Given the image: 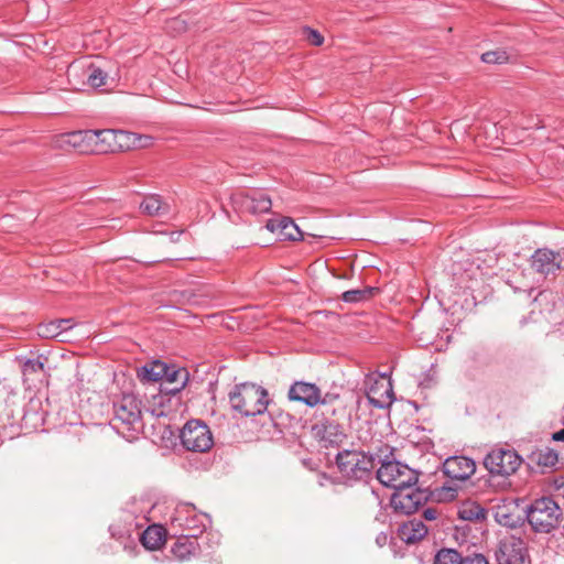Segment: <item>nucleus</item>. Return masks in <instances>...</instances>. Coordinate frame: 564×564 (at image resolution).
I'll return each instance as SVG.
<instances>
[{
    "mask_svg": "<svg viewBox=\"0 0 564 564\" xmlns=\"http://www.w3.org/2000/svg\"><path fill=\"white\" fill-rule=\"evenodd\" d=\"M107 73L93 63H87V87L99 88L106 84Z\"/></svg>",
    "mask_w": 564,
    "mask_h": 564,
    "instance_id": "30",
    "label": "nucleus"
},
{
    "mask_svg": "<svg viewBox=\"0 0 564 564\" xmlns=\"http://www.w3.org/2000/svg\"><path fill=\"white\" fill-rule=\"evenodd\" d=\"M231 409L245 416H256L268 410L270 401L264 388L254 383H240L229 393Z\"/></svg>",
    "mask_w": 564,
    "mask_h": 564,
    "instance_id": "1",
    "label": "nucleus"
},
{
    "mask_svg": "<svg viewBox=\"0 0 564 564\" xmlns=\"http://www.w3.org/2000/svg\"><path fill=\"white\" fill-rule=\"evenodd\" d=\"M165 30L173 34H180L187 30V22L182 17H176L166 22Z\"/></svg>",
    "mask_w": 564,
    "mask_h": 564,
    "instance_id": "35",
    "label": "nucleus"
},
{
    "mask_svg": "<svg viewBox=\"0 0 564 564\" xmlns=\"http://www.w3.org/2000/svg\"><path fill=\"white\" fill-rule=\"evenodd\" d=\"M323 415L324 416H333V417H343L345 416L346 414V406H345V403L344 401L343 402H339L335 405H332V406H328V408H324L323 410Z\"/></svg>",
    "mask_w": 564,
    "mask_h": 564,
    "instance_id": "37",
    "label": "nucleus"
},
{
    "mask_svg": "<svg viewBox=\"0 0 564 564\" xmlns=\"http://www.w3.org/2000/svg\"><path fill=\"white\" fill-rule=\"evenodd\" d=\"M509 55L503 50L489 51L481 55V61L487 64H505Z\"/></svg>",
    "mask_w": 564,
    "mask_h": 564,
    "instance_id": "33",
    "label": "nucleus"
},
{
    "mask_svg": "<svg viewBox=\"0 0 564 564\" xmlns=\"http://www.w3.org/2000/svg\"><path fill=\"white\" fill-rule=\"evenodd\" d=\"M207 522V514L198 513L191 503H178L171 517L172 529L186 538H197L206 529Z\"/></svg>",
    "mask_w": 564,
    "mask_h": 564,
    "instance_id": "3",
    "label": "nucleus"
},
{
    "mask_svg": "<svg viewBox=\"0 0 564 564\" xmlns=\"http://www.w3.org/2000/svg\"><path fill=\"white\" fill-rule=\"evenodd\" d=\"M476 471L475 462L466 456H451L443 463V473L453 480H466Z\"/></svg>",
    "mask_w": 564,
    "mask_h": 564,
    "instance_id": "14",
    "label": "nucleus"
},
{
    "mask_svg": "<svg viewBox=\"0 0 564 564\" xmlns=\"http://www.w3.org/2000/svg\"><path fill=\"white\" fill-rule=\"evenodd\" d=\"M562 256L549 248H539L530 257V265L535 273L543 276L555 274L561 269Z\"/></svg>",
    "mask_w": 564,
    "mask_h": 564,
    "instance_id": "13",
    "label": "nucleus"
},
{
    "mask_svg": "<svg viewBox=\"0 0 564 564\" xmlns=\"http://www.w3.org/2000/svg\"><path fill=\"white\" fill-rule=\"evenodd\" d=\"M557 454L553 451H547L545 453H541L538 458L539 465L551 467L557 463Z\"/></svg>",
    "mask_w": 564,
    "mask_h": 564,
    "instance_id": "38",
    "label": "nucleus"
},
{
    "mask_svg": "<svg viewBox=\"0 0 564 564\" xmlns=\"http://www.w3.org/2000/svg\"><path fill=\"white\" fill-rule=\"evenodd\" d=\"M70 89L82 91L87 88V62L72 63L66 72Z\"/></svg>",
    "mask_w": 564,
    "mask_h": 564,
    "instance_id": "23",
    "label": "nucleus"
},
{
    "mask_svg": "<svg viewBox=\"0 0 564 564\" xmlns=\"http://www.w3.org/2000/svg\"><path fill=\"white\" fill-rule=\"evenodd\" d=\"M290 401L304 403L308 408H315L321 402L319 388L315 383L296 381L288 392Z\"/></svg>",
    "mask_w": 564,
    "mask_h": 564,
    "instance_id": "16",
    "label": "nucleus"
},
{
    "mask_svg": "<svg viewBox=\"0 0 564 564\" xmlns=\"http://www.w3.org/2000/svg\"><path fill=\"white\" fill-rule=\"evenodd\" d=\"M182 445L192 452L205 453L214 445L213 434L203 421L191 420L181 431Z\"/></svg>",
    "mask_w": 564,
    "mask_h": 564,
    "instance_id": "10",
    "label": "nucleus"
},
{
    "mask_svg": "<svg viewBox=\"0 0 564 564\" xmlns=\"http://www.w3.org/2000/svg\"><path fill=\"white\" fill-rule=\"evenodd\" d=\"M152 140L150 135L117 130V152L148 148L152 144Z\"/></svg>",
    "mask_w": 564,
    "mask_h": 564,
    "instance_id": "20",
    "label": "nucleus"
},
{
    "mask_svg": "<svg viewBox=\"0 0 564 564\" xmlns=\"http://www.w3.org/2000/svg\"><path fill=\"white\" fill-rule=\"evenodd\" d=\"M437 516L438 511L435 508H426L422 513L423 519L426 521H434L437 519Z\"/></svg>",
    "mask_w": 564,
    "mask_h": 564,
    "instance_id": "43",
    "label": "nucleus"
},
{
    "mask_svg": "<svg viewBox=\"0 0 564 564\" xmlns=\"http://www.w3.org/2000/svg\"><path fill=\"white\" fill-rule=\"evenodd\" d=\"M188 380V371L185 368H176L175 366H169V371L163 378V382L174 384L169 389L171 392L181 391Z\"/></svg>",
    "mask_w": 564,
    "mask_h": 564,
    "instance_id": "28",
    "label": "nucleus"
},
{
    "mask_svg": "<svg viewBox=\"0 0 564 564\" xmlns=\"http://www.w3.org/2000/svg\"><path fill=\"white\" fill-rule=\"evenodd\" d=\"M314 435L324 443L325 447L338 446L346 438L344 427L335 421L325 420L313 426Z\"/></svg>",
    "mask_w": 564,
    "mask_h": 564,
    "instance_id": "17",
    "label": "nucleus"
},
{
    "mask_svg": "<svg viewBox=\"0 0 564 564\" xmlns=\"http://www.w3.org/2000/svg\"><path fill=\"white\" fill-rule=\"evenodd\" d=\"M524 129H541L544 128L542 120L539 117L530 116L527 122L521 123Z\"/></svg>",
    "mask_w": 564,
    "mask_h": 564,
    "instance_id": "42",
    "label": "nucleus"
},
{
    "mask_svg": "<svg viewBox=\"0 0 564 564\" xmlns=\"http://www.w3.org/2000/svg\"><path fill=\"white\" fill-rule=\"evenodd\" d=\"M430 528L422 519H410L398 528V536L405 543L412 544L422 540L429 532Z\"/></svg>",
    "mask_w": 564,
    "mask_h": 564,
    "instance_id": "18",
    "label": "nucleus"
},
{
    "mask_svg": "<svg viewBox=\"0 0 564 564\" xmlns=\"http://www.w3.org/2000/svg\"><path fill=\"white\" fill-rule=\"evenodd\" d=\"M462 564H489L482 554H473L462 558Z\"/></svg>",
    "mask_w": 564,
    "mask_h": 564,
    "instance_id": "41",
    "label": "nucleus"
},
{
    "mask_svg": "<svg viewBox=\"0 0 564 564\" xmlns=\"http://www.w3.org/2000/svg\"><path fill=\"white\" fill-rule=\"evenodd\" d=\"M75 323L72 318H61L40 324L37 326V335L42 338H57L65 341L64 334L74 327Z\"/></svg>",
    "mask_w": 564,
    "mask_h": 564,
    "instance_id": "21",
    "label": "nucleus"
},
{
    "mask_svg": "<svg viewBox=\"0 0 564 564\" xmlns=\"http://www.w3.org/2000/svg\"><path fill=\"white\" fill-rule=\"evenodd\" d=\"M327 481H329V478L325 474L318 475V484L321 486H325Z\"/></svg>",
    "mask_w": 564,
    "mask_h": 564,
    "instance_id": "46",
    "label": "nucleus"
},
{
    "mask_svg": "<svg viewBox=\"0 0 564 564\" xmlns=\"http://www.w3.org/2000/svg\"><path fill=\"white\" fill-rule=\"evenodd\" d=\"M305 31L307 33V40L311 44L315 46H319L323 44L324 39L319 32L310 28L305 29Z\"/></svg>",
    "mask_w": 564,
    "mask_h": 564,
    "instance_id": "40",
    "label": "nucleus"
},
{
    "mask_svg": "<svg viewBox=\"0 0 564 564\" xmlns=\"http://www.w3.org/2000/svg\"><path fill=\"white\" fill-rule=\"evenodd\" d=\"M377 479L384 487L395 490L408 486H415L417 482V474L414 469L400 462H384L377 470Z\"/></svg>",
    "mask_w": 564,
    "mask_h": 564,
    "instance_id": "6",
    "label": "nucleus"
},
{
    "mask_svg": "<svg viewBox=\"0 0 564 564\" xmlns=\"http://www.w3.org/2000/svg\"><path fill=\"white\" fill-rule=\"evenodd\" d=\"M562 510L549 497L536 499L528 509L527 518L535 532L549 533L558 525Z\"/></svg>",
    "mask_w": 564,
    "mask_h": 564,
    "instance_id": "4",
    "label": "nucleus"
},
{
    "mask_svg": "<svg viewBox=\"0 0 564 564\" xmlns=\"http://www.w3.org/2000/svg\"><path fill=\"white\" fill-rule=\"evenodd\" d=\"M197 543L195 540H191V538L184 536L183 540H178L172 547L173 555L180 560L185 561L188 560L192 555L196 553Z\"/></svg>",
    "mask_w": 564,
    "mask_h": 564,
    "instance_id": "29",
    "label": "nucleus"
},
{
    "mask_svg": "<svg viewBox=\"0 0 564 564\" xmlns=\"http://www.w3.org/2000/svg\"><path fill=\"white\" fill-rule=\"evenodd\" d=\"M47 359L39 356L34 359H25L22 362V375L25 383H34L45 376L44 361Z\"/></svg>",
    "mask_w": 564,
    "mask_h": 564,
    "instance_id": "24",
    "label": "nucleus"
},
{
    "mask_svg": "<svg viewBox=\"0 0 564 564\" xmlns=\"http://www.w3.org/2000/svg\"><path fill=\"white\" fill-rule=\"evenodd\" d=\"M525 554L524 542L511 535L499 542L496 560L498 564H524Z\"/></svg>",
    "mask_w": 564,
    "mask_h": 564,
    "instance_id": "12",
    "label": "nucleus"
},
{
    "mask_svg": "<svg viewBox=\"0 0 564 564\" xmlns=\"http://www.w3.org/2000/svg\"><path fill=\"white\" fill-rule=\"evenodd\" d=\"M319 400H321V402L318 404H321L323 408H328V406L335 405L339 402H343V400L338 393L327 392L323 395L321 390H319Z\"/></svg>",
    "mask_w": 564,
    "mask_h": 564,
    "instance_id": "36",
    "label": "nucleus"
},
{
    "mask_svg": "<svg viewBox=\"0 0 564 564\" xmlns=\"http://www.w3.org/2000/svg\"><path fill=\"white\" fill-rule=\"evenodd\" d=\"M111 425L116 430L138 431L141 427V401L132 393L113 402Z\"/></svg>",
    "mask_w": 564,
    "mask_h": 564,
    "instance_id": "5",
    "label": "nucleus"
},
{
    "mask_svg": "<svg viewBox=\"0 0 564 564\" xmlns=\"http://www.w3.org/2000/svg\"><path fill=\"white\" fill-rule=\"evenodd\" d=\"M373 289H364V290H349L343 293V300L346 303L359 302L367 299Z\"/></svg>",
    "mask_w": 564,
    "mask_h": 564,
    "instance_id": "34",
    "label": "nucleus"
},
{
    "mask_svg": "<svg viewBox=\"0 0 564 564\" xmlns=\"http://www.w3.org/2000/svg\"><path fill=\"white\" fill-rule=\"evenodd\" d=\"M58 147H69L78 152H94V133L93 130H77L62 133L56 140Z\"/></svg>",
    "mask_w": 564,
    "mask_h": 564,
    "instance_id": "15",
    "label": "nucleus"
},
{
    "mask_svg": "<svg viewBox=\"0 0 564 564\" xmlns=\"http://www.w3.org/2000/svg\"><path fill=\"white\" fill-rule=\"evenodd\" d=\"M169 371V365L161 361L154 360L150 364L144 365L138 370V377L144 382H156L163 381V378Z\"/></svg>",
    "mask_w": 564,
    "mask_h": 564,
    "instance_id": "25",
    "label": "nucleus"
},
{
    "mask_svg": "<svg viewBox=\"0 0 564 564\" xmlns=\"http://www.w3.org/2000/svg\"><path fill=\"white\" fill-rule=\"evenodd\" d=\"M462 555L454 549H442L435 557L433 564H462Z\"/></svg>",
    "mask_w": 564,
    "mask_h": 564,
    "instance_id": "31",
    "label": "nucleus"
},
{
    "mask_svg": "<svg viewBox=\"0 0 564 564\" xmlns=\"http://www.w3.org/2000/svg\"><path fill=\"white\" fill-rule=\"evenodd\" d=\"M375 456L362 451L344 449L336 455V465L347 480H367L375 468Z\"/></svg>",
    "mask_w": 564,
    "mask_h": 564,
    "instance_id": "2",
    "label": "nucleus"
},
{
    "mask_svg": "<svg viewBox=\"0 0 564 564\" xmlns=\"http://www.w3.org/2000/svg\"><path fill=\"white\" fill-rule=\"evenodd\" d=\"M388 542V535L383 532L379 533L376 538V543L382 547L383 545H386Z\"/></svg>",
    "mask_w": 564,
    "mask_h": 564,
    "instance_id": "44",
    "label": "nucleus"
},
{
    "mask_svg": "<svg viewBox=\"0 0 564 564\" xmlns=\"http://www.w3.org/2000/svg\"><path fill=\"white\" fill-rule=\"evenodd\" d=\"M427 500L426 492L408 486L395 490L391 497V506L395 512L411 514L417 511L419 507Z\"/></svg>",
    "mask_w": 564,
    "mask_h": 564,
    "instance_id": "11",
    "label": "nucleus"
},
{
    "mask_svg": "<svg viewBox=\"0 0 564 564\" xmlns=\"http://www.w3.org/2000/svg\"><path fill=\"white\" fill-rule=\"evenodd\" d=\"M552 437L556 442H564V429L555 432Z\"/></svg>",
    "mask_w": 564,
    "mask_h": 564,
    "instance_id": "45",
    "label": "nucleus"
},
{
    "mask_svg": "<svg viewBox=\"0 0 564 564\" xmlns=\"http://www.w3.org/2000/svg\"><path fill=\"white\" fill-rule=\"evenodd\" d=\"M140 209L149 216L162 217L170 213V205L162 200L160 195L152 194L143 198Z\"/></svg>",
    "mask_w": 564,
    "mask_h": 564,
    "instance_id": "26",
    "label": "nucleus"
},
{
    "mask_svg": "<svg viewBox=\"0 0 564 564\" xmlns=\"http://www.w3.org/2000/svg\"><path fill=\"white\" fill-rule=\"evenodd\" d=\"M364 389L368 401L375 408L383 409L394 400L391 379L386 373H368L364 380Z\"/></svg>",
    "mask_w": 564,
    "mask_h": 564,
    "instance_id": "9",
    "label": "nucleus"
},
{
    "mask_svg": "<svg viewBox=\"0 0 564 564\" xmlns=\"http://www.w3.org/2000/svg\"><path fill=\"white\" fill-rule=\"evenodd\" d=\"M522 457L511 448H494L484 458L488 473L495 477L508 478L522 464Z\"/></svg>",
    "mask_w": 564,
    "mask_h": 564,
    "instance_id": "7",
    "label": "nucleus"
},
{
    "mask_svg": "<svg viewBox=\"0 0 564 564\" xmlns=\"http://www.w3.org/2000/svg\"><path fill=\"white\" fill-rule=\"evenodd\" d=\"M447 490L451 492V494L448 495V497H449V498H454V496H455V495H454L455 490H453L452 488H448Z\"/></svg>",
    "mask_w": 564,
    "mask_h": 564,
    "instance_id": "47",
    "label": "nucleus"
},
{
    "mask_svg": "<svg viewBox=\"0 0 564 564\" xmlns=\"http://www.w3.org/2000/svg\"><path fill=\"white\" fill-rule=\"evenodd\" d=\"M94 152L108 153L117 152V130L100 129L93 130Z\"/></svg>",
    "mask_w": 564,
    "mask_h": 564,
    "instance_id": "22",
    "label": "nucleus"
},
{
    "mask_svg": "<svg viewBox=\"0 0 564 564\" xmlns=\"http://www.w3.org/2000/svg\"><path fill=\"white\" fill-rule=\"evenodd\" d=\"M164 541L165 530L159 524L148 527L141 535V543L147 550H158L164 544Z\"/></svg>",
    "mask_w": 564,
    "mask_h": 564,
    "instance_id": "27",
    "label": "nucleus"
},
{
    "mask_svg": "<svg viewBox=\"0 0 564 564\" xmlns=\"http://www.w3.org/2000/svg\"><path fill=\"white\" fill-rule=\"evenodd\" d=\"M265 229L271 232H279L285 240H302L303 234L297 225L290 217H282L281 219H269L265 224Z\"/></svg>",
    "mask_w": 564,
    "mask_h": 564,
    "instance_id": "19",
    "label": "nucleus"
},
{
    "mask_svg": "<svg viewBox=\"0 0 564 564\" xmlns=\"http://www.w3.org/2000/svg\"><path fill=\"white\" fill-rule=\"evenodd\" d=\"M458 514L463 520L468 521L485 519V510L478 505L474 503L464 505L459 509Z\"/></svg>",
    "mask_w": 564,
    "mask_h": 564,
    "instance_id": "32",
    "label": "nucleus"
},
{
    "mask_svg": "<svg viewBox=\"0 0 564 564\" xmlns=\"http://www.w3.org/2000/svg\"><path fill=\"white\" fill-rule=\"evenodd\" d=\"M230 202L235 210L240 214L261 215L272 208L270 196L258 189L237 191L231 194Z\"/></svg>",
    "mask_w": 564,
    "mask_h": 564,
    "instance_id": "8",
    "label": "nucleus"
},
{
    "mask_svg": "<svg viewBox=\"0 0 564 564\" xmlns=\"http://www.w3.org/2000/svg\"><path fill=\"white\" fill-rule=\"evenodd\" d=\"M496 519L497 521L502 524V525H506V527H514L516 525V522L513 521L512 517L509 516L507 512H506V508H499L496 512Z\"/></svg>",
    "mask_w": 564,
    "mask_h": 564,
    "instance_id": "39",
    "label": "nucleus"
}]
</instances>
